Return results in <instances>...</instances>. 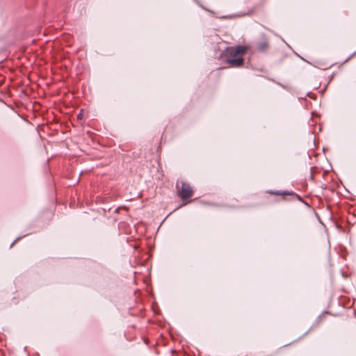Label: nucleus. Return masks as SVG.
<instances>
[{"mask_svg": "<svg viewBox=\"0 0 356 356\" xmlns=\"http://www.w3.org/2000/svg\"><path fill=\"white\" fill-rule=\"evenodd\" d=\"M248 44H238L225 48L221 58L231 67H240L244 65L243 56L250 51Z\"/></svg>", "mask_w": 356, "mask_h": 356, "instance_id": "f257e3e1", "label": "nucleus"}, {"mask_svg": "<svg viewBox=\"0 0 356 356\" xmlns=\"http://www.w3.org/2000/svg\"><path fill=\"white\" fill-rule=\"evenodd\" d=\"M193 193V191L192 188L190 186V185L187 183L183 182L181 184V189L178 193L179 197L183 201H186L187 200L191 197Z\"/></svg>", "mask_w": 356, "mask_h": 356, "instance_id": "f03ea898", "label": "nucleus"}]
</instances>
